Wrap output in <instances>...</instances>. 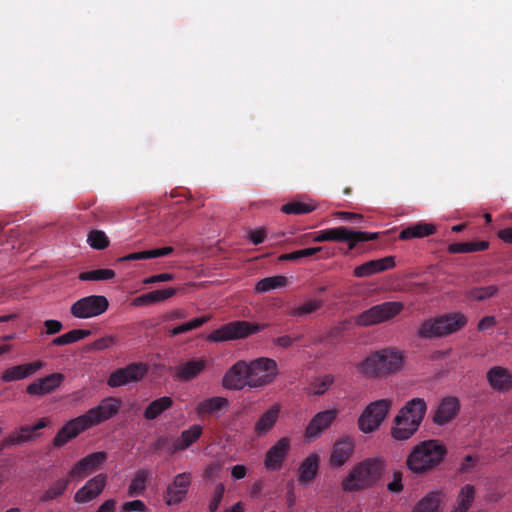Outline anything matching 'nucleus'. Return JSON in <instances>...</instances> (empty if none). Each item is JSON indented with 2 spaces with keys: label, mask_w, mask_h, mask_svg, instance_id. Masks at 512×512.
Wrapping results in <instances>:
<instances>
[{
  "label": "nucleus",
  "mask_w": 512,
  "mask_h": 512,
  "mask_svg": "<svg viewBox=\"0 0 512 512\" xmlns=\"http://www.w3.org/2000/svg\"><path fill=\"white\" fill-rule=\"evenodd\" d=\"M404 356L394 349H382L367 356L357 365V371L366 379H382L398 372Z\"/></svg>",
  "instance_id": "obj_1"
},
{
  "label": "nucleus",
  "mask_w": 512,
  "mask_h": 512,
  "mask_svg": "<svg viewBox=\"0 0 512 512\" xmlns=\"http://www.w3.org/2000/svg\"><path fill=\"white\" fill-rule=\"evenodd\" d=\"M427 411L423 398L409 400L399 411L391 428L393 438L399 441L407 440L419 429Z\"/></svg>",
  "instance_id": "obj_2"
},
{
  "label": "nucleus",
  "mask_w": 512,
  "mask_h": 512,
  "mask_svg": "<svg viewBox=\"0 0 512 512\" xmlns=\"http://www.w3.org/2000/svg\"><path fill=\"white\" fill-rule=\"evenodd\" d=\"M446 447L438 440H425L415 445L407 457V467L415 474H424L444 460Z\"/></svg>",
  "instance_id": "obj_3"
},
{
  "label": "nucleus",
  "mask_w": 512,
  "mask_h": 512,
  "mask_svg": "<svg viewBox=\"0 0 512 512\" xmlns=\"http://www.w3.org/2000/svg\"><path fill=\"white\" fill-rule=\"evenodd\" d=\"M382 461L374 458L357 463L342 480V489L346 492H358L374 486L383 472Z\"/></svg>",
  "instance_id": "obj_4"
},
{
  "label": "nucleus",
  "mask_w": 512,
  "mask_h": 512,
  "mask_svg": "<svg viewBox=\"0 0 512 512\" xmlns=\"http://www.w3.org/2000/svg\"><path fill=\"white\" fill-rule=\"evenodd\" d=\"M467 322V317L460 312L444 314L425 320L419 327L417 335L424 339L443 337L458 332Z\"/></svg>",
  "instance_id": "obj_5"
},
{
  "label": "nucleus",
  "mask_w": 512,
  "mask_h": 512,
  "mask_svg": "<svg viewBox=\"0 0 512 512\" xmlns=\"http://www.w3.org/2000/svg\"><path fill=\"white\" fill-rule=\"evenodd\" d=\"M249 388H261L271 384L278 375V366L274 359L260 357L247 362Z\"/></svg>",
  "instance_id": "obj_6"
},
{
  "label": "nucleus",
  "mask_w": 512,
  "mask_h": 512,
  "mask_svg": "<svg viewBox=\"0 0 512 512\" xmlns=\"http://www.w3.org/2000/svg\"><path fill=\"white\" fill-rule=\"evenodd\" d=\"M264 325L250 323L248 321H232L220 328L213 330L207 336L209 342H224L228 340L246 338L260 332Z\"/></svg>",
  "instance_id": "obj_7"
},
{
  "label": "nucleus",
  "mask_w": 512,
  "mask_h": 512,
  "mask_svg": "<svg viewBox=\"0 0 512 512\" xmlns=\"http://www.w3.org/2000/svg\"><path fill=\"white\" fill-rule=\"evenodd\" d=\"M378 238V233L352 231L347 227L339 226L319 231L313 238L314 242L324 241H346L348 242L349 249L355 248L359 242H366Z\"/></svg>",
  "instance_id": "obj_8"
},
{
  "label": "nucleus",
  "mask_w": 512,
  "mask_h": 512,
  "mask_svg": "<svg viewBox=\"0 0 512 512\" xmlns=\"http://www.w3.org/2000/svg\"><path fill=\"white\" fill-rule=\"evenodd\" d=\"M404 306L401 302L388 301L372 306L357 316L356 322L361 326L376 325L398 315Z\"/></svg>",
  "instance_id": "obj_9"
},
{
  "label": "nucleus",
  "mask_w": 512,
  "mask_h": 512,
  "mask_svg": "<svg viewBox=\"0 0 512 512\" xmlns=\"http://www.w3.org/2000/svg\"><path fill=\"white\" fill-rule=\"evenodd\" d=\"M391 404L392 402L389 399L371 402L359 416L358 427L360 431L371 433L376 430L386 418Z\"/></svg>",
  "instance_id": "obj_10"
},
{
  "label": "nucleus",
  "mask_w": 512,
  "mask_h": 512,
  "mask_svg": "<svg viewBox=\"0 0 512 512\" xmlns=\"http://www.w3.org/2000/svg\"><path fill=\"white\" fill-rule=\"evenodd\" d=\"M109 308V301L103 295H89L80 298L70 307V313L78 319L97 317L105 313Z\"/></svg>",
  "instance_id": "obj_11"
},
{
  "label": "nucleus",
  "mask_w": 512,
  "mask_h": 512,
  "mask_svg": "<svg viewBox=\"0 0 512 512\" xmlns=\"http://www.w3.org/2000/svg\"><path fill=\"white\" fill-rule=\"evenodd\" d=\"M147 371L146 364L131 363L113 371L108 377L107 384L112 388H116L129 383L138 382L146 375Z\"/></svg>",
  "instance_id": "obj_12"
},
{
  "label": "nucleus",
  "mask_w": 512,
  "mask_h": 512,
  "mask_svg": "<svg viewBox=\"0 0 512 512\" xmlns=\"http://www.w3.org/2000/svg\"><path fill=\"white\" fill-rule=\"evenodd\" d=\"M107 457L108 455L104 451L88 454L72 466L68 475L72 480H82L97 471L107 460Z\"/></svg>",
  "instance_id": "obj_13"
},
{
  "label": "nucleus",
  "mask_w": 512,
  "mask_h": 512,
  "mask_svg": "<svg viewBox=\"0 0 512 512\" xmlns=\"http://www.w3.org/2000/svg\"><path fill=\"white\" fill-rule=\"evenodd\" d=\"M119 408L120 400L109 397L104 399L98 406L89 409L81 416L87 423L88 427L91 428L113 417L118 413Z\"/></svg>",
  "instance_id": "obj_14"
},
{
  "label": "nucleus",
  "mask_w": 512,
  "mask_h": 512,
  "mask_svg": "<svg viewBox=\"0 0 512 512\" xmlns=\"http://www.w3.org/2000/svg\"><path fill=\"white\" fill-rule=\"evenodd\" d=\"M192 482V475L189 472L177 474L164 492V501L167 505H177L186 497Z\"/></svg>",
  "instance_id": "obj_15"
},
{
  "label": "nucleus",
  "mask_w": 512,
  "mask_h": 512,
  "mask_svg": "<svg viewBox=\"0 0 512 512\" xmlns=\"http://www.w3.org/2000/svg\"><path fill=\"white\" fill-rule=\"evenodd\" d=\"M208 367L206 357H193L179 363L174 368V378L180 382H190L200 376Z\"/></svg>",
  "instance_id": "obj_16"
},
{
  "label": "nucleus",
  "mask_w": 512,
  "mask_h": 512,
  "mask_svg": "<svg viewBox=\"0 0 512 512\" xmlns=\"http://www.w3.org/2000/svg\"><path fill=\"white\" fill-rule=\"evenodd\" d=\"M46 426L47 420L45 418L40 419L35 425L21 426L2 440L0 443V452L5 448L33 440L37 437L36 431Z\"/></svg>",
  "instance_id": "obj_17"
},
{
  "label": "nucleus",
  "mask_w": 512,
  "mask_h": 512,
  "mask_svg": "<svg viewBox=\"0 0 512 512\" xmlns=\"http://www.w3.org/2000/svg\"><path fill=\"white\" fill-rule=\"evenodd\" d=\"M107 475L100 473L89 479L84 486L79 488L74 494V502L86 504L96 499L105 489Z\"/></svg>",
  "instance_id": "obj_18"
},
{
  "label": "nucleus",
  "mask_w": 512,
  "mask_h": 512,
  "mask_svg": "<svg viewBox=\"0 0 512 512\" xmlns=\"http://www.w3.org/2000/svg\"><path fill=\"white\" fill-rule=\"evenodd\" d=\"M248 366L246 361H238L225 373L222 384L229 390H242L248 387Z\"/></svg>",
  "instance_id": "obj_19"
},
{
  "label": "nucleus",
  "mask_w": 512,
  "mask_h": 512,
  "mask_svg": "<svg viewBox=\"0 0 512 512\" xmlns=\"http://www.w3.org/2000/svg\"><path fill=\"white\" fill-rule=\"evenodd\" d=\"M290 450V439L288 437L280 438L266 452L264 465L270 471H279Z\"/></svg>",
  "instance_id": "obj_20"
},
{
  "label": "nucleus",
  "mask_w": 512,
  "mask_h": 512,
  "mask_svg": "<svg viewBox=\"0 0 512 512\" xmlns=\"http://www.w3.org/2000/svg\"><path fill=\"white\" fill-rule=\"evenodd\" d=\"M336 409H328L318 412L308 423L305 429V436L308 439H315L319 437L337 417Z\"/></svg>",
  "instance_id": "obj_21"
},
{
  "label": "nucleus",
  "mask_w": 512,
  "mask_h": 512,
  "mask_svg": "<svg viewBox=\"0 0 512 512\" xmlns=\"http://www.w3.org/2000/svg\"><path fill=\"white\" fill-rule=\"evenodd\" d=\"M86 429H89V427L81 415L71 419L57 432L53 439L54 447L60 448L64 446L68 441L76 438Z\"/></svg>",
  "instance_id": "obj_22"
},
{
  "label": "nucleus",
  "mask_w": 512,
  "mask_h": 512,
  "mask_svg": "<svg viewBox=\"0 0 512 512\" xmlns=\"http://www.w3.org/2000/svg\"><path fill=\"white\" fill-rule=\"evenodd\" d=\"M64 379L65 376L62 373H52L30 383L26 392L32 396H43L52 393L62 384Z\"/></svg>",
  "instance_id": "obj_23"
},
{
  "label": "nucleus",
  "mask_w": 512,
  "mask_h": 512,
  "mask_svg": "<svg viewBox=\"0 0 512 512\" xmlns=\"http://www.w3.org/2000/svg\"><path fill=\"white\" fill-rule=\"evenodd\" d=\"M395 258L393 256H386L380 259L367 261L355 267L353 274L357 278L369 277L395 267Z\"/></svg>",
  "instance_id": "obj_24"
},
{
  "label": "nucleus",
  "mask_w": 512,
  "mask_h": 512,
  "mask_svg": "<svg viewBox=\"0 0 512 512\" xmlns=\"http://www.w3.org/2000/svg\"><path fill=\"white\" fill-rule=\"evenodd\" d=\"M44 367V362L36 360L31 363L15 365L5 369L1 374V380L5 383L25 379Z\"/></svg>",
  "instance_id": "obj_25"
},
{
  "label": "nucleus",
  "mask_w": 512,
  "mask_h": 512,
  "mask_svg": "<svg viewBox=\"0 0 512 512\" xmlns=\"http://www.w3.org/2000/svg\"><path fill=\"white\" fill-rule=\"evenodd\" d=\"M354 446V439L351 436H345L336 441L330 456V465L336 468L343 466L352 456Z\"/></svg>",
  "instance_id": "obj_26"
},
{
  "label": "nucleus",
  "mask_w": 512,
  "mask_h": 512,
  "mask_svg": "<svg viewBox=\"0 0 512 512\" xmlns=\"http://www.w3.org/2000/svg\"><path fill=\"white\" fill-rule=\"evenodd\" d=\"M203 433V428L199 424H194L188 429L183 430L179 437L168 447L170 454L188 449L192 444L197 442Z\"/></svg>",
  "instance_id": "obj_27"
},
{
  "label": "nucleus",
  "mask_w": 512,
  "mask_h": 512,
  "mask_svg": "<svg viewBox=\"0 0 512 512\" xmlns=\"http://www.w3.org/2000/svg\"><path fill=\"white\" fill-rule=\"evenodd\" d=\"M487 381L490 387L498 392H505L512 388V375L510 371L501 366H494L487 371Z\"/></svg>",
  "instance_id": "obj_28"
},
{
  "label": "nucleus",
  "mask_w": 512,
  "mask_h": 512,
  "mask_svg": "<svg viewBox=\"0 0 512 512\" xmlns=\"http://www.w3.org/2000/svg\"><path fill=\"white\" fill-rule=\"evenodd\" d=\"M280 411V405L274 404L258 418L253 429L256 437H263L273 429L279 419Z\"/></svg>",
  "instance_id": "obj_29"
},
{
  "label": "nucleus",
  "mask_w": 512,
  "mask_h": 512,
  "mask_svg": "<svg viewBox=\"0 0 512 512\" xmlns=\"http://www.w3.org/2000/svg\"><path fill=\"white\" fill-rule=\"evenodd\" d=\"M460 409L459 400L456 397H445L440 402L433 421L437 425H445L450 422L458 413Z\"/></svg>",
  "instance_id": "obj_30"
},
{
  "label": "nucleus",
  "mask_w": 512,
  "mask_h": 512,
  "mask_svg": "<svg viewBox=\"0 0 512 512\" xmlns=\"http://www.w3.org/2000/svg\"><path fill=\"white\" fill-rule=\"evenodd\" d=\"M318 253H321L319 256L320 259H328L335 254L334 249L317 246L282 254L279 256V261H296L300 258L310 257Z\"/></svg>",
  "instance_id": "obj_31"
},
{
  "label": "nucleus",
  "mask_w": 512,
  "mask_h": 512,
  "mask_svg": "<svg viewBox=\"0 0 512 512\" xmlns=\"http://www.w3.org/2000/svg\"><path fill=\"white\" fill-rule=\"evenodd\" d=\"M318 468L319 456L317 454H311L305 458L299 468V483L302 485L311 483L318 473Z\"/></svg>",
  "instance_id": "obj_32"
},
{
  "label": "nucleus",
  "mask_w": 512,
  "mask_h": 512,
  "mask_svg": "<svg viewBox=\"0 0 512 512\" xmlns=\"http://www.w3.org/2000/svg\"><path fill=\"white\" fill-rule=\"evenodd\" d=\"M177 293V289L169 287L165 289L154 290L145 294H142L133 300V305H149L157 302L164 301L171 298Z\"/></svg>",
  "instance_id": "obj_33"
},
{
  "label": "nucleus",
  "mask_w": 512,
  "mask_h": 512,
  "mask_svg": "<svg viewBox=\"0 0 512 512\" xmlns=\"http://www.w3.org/2000/svg\"><path fill=\"white\" fill-rule=\"evenodd\" d=\"M229 405L228 399L225 397H211L202 400L196 406V412L199 416L212 415L218 411L227 408Z\"/></svg>",
  "instance_id": "obj_34"
},
{
  "label": "nucleus",
  "mask_w": 512,
  "mask_h": 512,
  "mask_svg": "<svg viewBox=\"0 0 512 512\" xmlns=\"http://www.w3.org/2000/svg\"><path fill=\"white\" fill-rule=\"evenodd\" d=\"M435 231L436 227L433 224L419 222L404 228L399 234V239L410 240L413 238H423L434 234Z\"/></svg>",
  "instance_id": "obj_35"
},
{
  "label": "nucleus",
  "mask_w": 512,
  "mask_h": 512,
  "mask_svg": "<svg viewBox=\"0 0 512 512\" xmlns=\"http://www.w3.org/2000/svg\"><path fill=\"white\" fill-rule=\"evenodd\" d=\"M475 499V487L472 484L464 485L456 498L451 512H468Z\"/></svg>",
  "instance_id": "obj_36"
},
{
  "label": "nucleus",
  "mask_w": 512,
  "mask_h": 512,
  "mask_svg": "<svg viewBox=\"0 0 512 512\" xmlns=\"http://www.w3.org/2000/svg\"><path fill=\"white\" fill-rule=\"evenodd\" d=\"M173 405V400L169 396H163L153 400L144 411V418L147 420H154L159 417L164 411L170 409Z\"/></svg>",
  "instance_id": "obj_37"
},
{
  "label": "nucleus",
  "mask_w": 512,
  "mask_h": 512,
  "mask_svg": "<svg viewBox=\"0 0 512 512\" xmlns=\"http://www.w3.org/2000/svg\"><path fill=\"white\" fill-rule=\"evenodd\" d=\"M441 501V493L430 492L416 504L412 512H441Z\"/></svg>",
  "instance_id": "obj_38"
},
{
  "label": "nucleus",
  "mask_w": 512,
  "mask_h": 512,
  "mask_svg": "<svg viewBox=\"0 0 512 512\" xmlns=\"http://www.w3.org/2000/svg\"><path fill=\"white\" fill-rule=\"evenodd\" d=\"M148 480H149V471L148 470H145V469L137 470L134 473V475L131 479V482L128 486V495L130 497L143 495L146 490Z\"/></svg>",
  "instance_id": "obj_39"
},
{
  "label": "nucleus",
  "mask_w": 512,
  "mask_h": 512,
  "mask_svg": "<svg viewBox=\"0 0 512 512\" xmlns=\"http://www.w3.org/2000/svg\"><path fill=\"white\" fill-rule=\"evenodd\" d=\"M71 480L72 479L69 477V475H67V477L60 478L53 482L41 496V501L49 502L62 496L67 490Z\"/></svg>",
  "instance_id": "obj_40"
},
{
  "label": "nucleus",
  "mask_w": 512,
  "mask_h": 512,
  "mask_svg": "<svg viewBox=\"0 0 512 512\" xmlns=\"http://www.w3.org/2000/svg\"><path fill=\"white\" fill-rule=\"evenodd\" d=\"M209 319H210V316H208V315H203V316L194 318V319L187 321L185 323H182L172 329H169L167 331V335L169 337H175L180 334H184V333L190 332L192 330L198 329L201 326H203L205 323H207L209 321Z\"/></svg>",
  "instance_id": "obj_41"
},
{
  "label": "nucleus",
  "mask_w": 512,
  "mask_h": 512,
  "mask_svg": "<svg viewBox=\"0 0 512 512\" xmlns=\"http://www.w3.org/2000/svg\"><path fill=\"white\" fill-rule=\"evenodd\" d=\"M90 335H91L90 330L73 329L65 334H62V335L54 338L52 340L51 344L54 346H64V345H68L71 343H75L79 340L85 339Z\"/></svg>",
  "instance_id": "obj_42"
},
{
  "label": "nucleus",
  "mask_w": 512,
  "mask_h": 512,
  "mask_svg": "<svg viewBox=\"0 0 512 512\" xmlns=\"http://www.w3.org/2000/svg\"><path fill=\"white\" fill-rule=\"evenodd\" d=\"M288 283V279L282 275H276L271 277H266L259 280L256 283L255 290L259 293H265L277 288L285 287Z\"/></svg>",
  "instance_id": "obj_43"
},
{
  "label": "nucleus",
  "mask_w": 512,
  "mask_h": 512,
  "mask_svg": "<svg viewBox=\"0 0 512 512\" xmlns=\"http://www.w3.org/2000/svg\"><path fill=\"white\" fill-rule=\"evenodd\" d=\"M489 247V243L487 241H471V242H462V243H453L448 247V251L450 253H471L476 251H484Z\"/></svg>",
  "instance_id": "obj_44"
},
{
  "label": "nucleus",
  "mask_w": 512,
  "mask_h": 512,
  "mask_svg": "<svg viewBox=\"0 0 512 512\" xmlns=\"http://www.w3.org/2000/svg\"><path fill=\"white\" fill-rule=\"evenodd\" d=\"M316 209V205L312 202H303L299 200L290 201L281 207V211L285 214L302 215L308 214Z\"/></svg>",
  "instance_id": "obj_45"
},
{
  "label": "nucleus",
  "mask_w": 512,
  "mask_h": 512,
  "mask_svg": "<svg viewBox=\"0 0 512 512\" xmlns=\"http://www.w3.org/2000/svg\"><path fill=\"white\" fill-rule=\"evenodd\" d=\"M115 275L114 270L105 268L81 272L78 278L81 281H104L113 279Z\"/></svg>",
  "instance_id": "obj_46"
},
{
  "label": "nucleus",
  "mask_w": 512,
  "mask_h": 512,
  "mask_svg": "<svg viewBox=\"0 0 512 512\" xmlns=\"http://www.w3.org/2000/svg\"><path fill=\"white\" fill-rule=\"evenodd\" d=\"M496 285L486 287H474L467 292V297L471 300L483 301L495 296L498 292Z\"/></svg>",
  "instance_id": "obj_47"
},
{
  "label": "nucleus",
  "mask_w": 512,
  "mask_h": 512,
  "mask_svg": "<svg viewBox=\"0 0 512 512\" xmlns=\"http://www.w3.org/2000/svg\"><path fill=\"white\" fill-rule=\"evenodd\" d=\"M323 306L322 300L308 301L298 307L291 308L287 313L290 316L298 317L310 314L320 309Z\"/></svg>",
  "instance_id": "obj_48"
},
{
  "label": "nucleus",
  "mask_w": 512,
  "mask_h": 512,
  "mask_svg": "<svg viewBox=\"0 0 512 512\" xmlns=\"http://www.w3.org/2000/svg\"><path fill=\"white\" fill-rule=\"evenodd\" d=\"M88 244L97 250L105 249L109 246V239L101 230H92L87 237Z\"/></svg>",
  "instance_id": "obj_49"
},
{
  "label": "nucleus",
  "mask_w": 512,
  "mask_h": 512,
  "mask_svg": "<svg viewBox=\"0 0 512 512\" xmlns=\"http://www.w3.org/2000/svg\"><path fill=\"white\" fill-rule=\"evenodd\" d=\"M116 343V338L114 336H104L101 337L92 343L88 344L85 347L86 351H102L110 348L112 345Z\"/></svg>",
  "instance_id": "obj_50"
},
{
  "label": "nucleus",
  "mask_w": 512,
  "mask_h": 512,
  "mask_svg": "<svg viewBox=\"0 0 512 512\" xmlns=\"http://www.w3.org/2000/svg\"><path fill=\"white\" fill-rule=\"evenodd\" d=\"M334 377L331 374L324 375L322 377L317 378L313 383L314 394L322 395L324 394L329 387L333 384Z\"/></svg>",
  "instance_id": "obj_51"
},
{
  "label": "nucleus",
  "mask_w": 512,
  "mask_h": 512,
  "mask_svg": "<svg viewBox=\"0 0 512 512\" xmlns=\"http://www.w3.org/2000/svg\"><path fill=\"white\" fill-rule=\"evenodd\" d=\"M224 492H225V486L223 485V483H219L216 485L215 489H214V493H213V496L210 500V503H209V510L210 512H216L222 499H223V496H224Z\"/></svg>",
  "instance_id": "obj_52"
},
{
  "label": "nucleus",
  "mask_w": 512,
  "mask_h": 512,
  "mask_svg": "<svg viewBox=\"0 0 512 512\" xmlns=\"http://www.w3.org/2000/svg\"><path fill=\"white\" fill-rule=\"evenodd\" d=\"M387 489L392 493H400L403 490L401 471H394L393 480L388 483Z\"/></svg>",
  "instance_id": "obj_53"
},
{
  "label": "nucleus",
  "mask_w": 512,
  "mask_h": 512,
  "mask_svg": "<svg viewBox=\"0 0 512 512\" xmlns=\"http://www.w3.org/2000/svg\"><path fill=\"white\" fill-rule=\"evenodd\" d=\"M45 334L54 335L63 329V324L59 320L49 319L44 321Z\"/></svg>",
  "instance_id": "obj_54"
},
{
  "label": "nucleus",
  "mask_w": 512,
  "mask_h": 512,
  "mask_svg": "<svg viewBox=\"0 0 512 512\" xmlns=\"http://www.w3.org/2000/svg\"><path fill=\"white\" fill-rule=\"evenodd\" d=\"M189 315L188 311L183 308H178L169 311L163 316L164 321H174L187 318Z\"/></svg>",
  "instance_id": "obj_55"
},
{
  "label": "nucleus",
  "mask_w": 512,
  "mask_h": 512,
  "mask_svg": "<svg viewBox=\"0 0 512 512\" xmlns=\"http://www.w3.org/2000/svg\"><path fill=\"white\" fill-rule=\"evenodd\" d=\"M301 339V336L297 337H291L289 335L279 336L275 339H273V343L276 346H279L281 348H289L293 345L294 342Z\"/></svg>",
  "instance_id": "obj_56"
},
{
  "label": "nucleus",
  "mask_w": 512,
  "mask_h": 512,
  "mask_svg": "<svg viewBox=\"0 0 512 512\" xmlns=\"http://www.w3.org/2000/svg\"><path fill=\"white\" fill-rule=\"evenodd\" d=\"M146 509V505L141 500H133L125 502L122 505V512H132V511H144Z\"/></svg>",
  "instance_id": "obj_57"
},
{
  "label": "nucleus",
  "mask_w": 512,
  "mask_h": 512,
  "mask_svg": "<svg viewBox=\"0 0 512 512\" xmlns=\"http://www.w3.org/2000/svg\"><path fill=\"white\" fill-rule=\"evenodd\" d=\"M151 257V251H140V252H134L130 253L128 255H125L119 259V261H135V260H144V259H150Z\"/></svg>",
  "instance_id": "obj_58"
},
{
  "label": "nucleus",
  "mask_w": 512,
  "mask_h": 512,
  "mask_svg": "<svg viewBox=\"0 0 512 512\" xmlns=\"http://www.w3.org/2000/svg\"><path fill=\"white\" fill-rule=\"evenodd\" d=\"M249 239L252 241L253 244L258 245L264 242L266 238V231L264 228H259L255 230L249 231Z\"/></svg>",
  "instance_id": "obj_59"
},
{
  "label": "nucleus",
  "mask_w": 512,
  "mask_h": 512,
  "mask_svg": "<svg viewBox=\"0 0 512 512\" xmlns=\"http://www.w3.org/2000/svg\"><path fill=\"white\" fill-rule=\"evenodd\" d=\"M173 278H174L173 274L161 273V274L153 275V276L146 278L143 281V283L144 284H152V283H156V282H167V281L172 280Z\"/></svg>",
  "instance_id": "obj_60"
},
{
  "label": "nucleus",
  "mask_w": 512,
  "mask_h": 512,
  "mask_svg": "<svg viewBox=\"0 0 512 512\" xmlns=\"http://www.w3.org/2000/svg\"><path fill=\"white\" fill-rule=\"evenodd\" d=\"M495 324L496 319L494 316H485L479 321L477 328L479 331H484L489 328H492L493 326H495Z\"/></svg>",
  "instance_id": "obj_61"
},
{
  "label": "nucleus",
  "mask_w": 512,
  "mask_h": 512,
  "mask_svg": "<svg viewBox=\"0 0 512 512\" xmlns=\"http://www.w3.org/2000/svg\"><path fill=\"white\" fill-rule=\"evenodd\" d=\"M337 215L345 221H351V222H355V223H358L363 219V216L361 214H357V213H353V212L341 211V212H338Z\"/></svg>",
  "instance_id": "obj_62"
},
{
  "label": "nucleus",
  "mask_w": 512,
  "mask_h": 512,
  "mask_svg": "<svg viewBox=\"0 0 512 512\" xmlns=\"http://www.w3.org/2000/svg\"><path fill=\"white\" fill-rule=\"evenodd\" d=\"M96 512H116V500L108 499L104 501L96 510Z\"/></svg>",
  "instance_id": "obj_63"
},
{
  "label": "nucleus",
  "mask_w": 512,
  "mask_h": 512,
  "mask_svg": "<svg viewBox=\"0 0 512 512\" xmlns=\"http://www.w3.org/2000/svg\"><path fill=\"white\" fill-rule=\"evenodd\" d=\"M247 469L244 465H235L231 469V475L233 479L239 480L246 476Z\"/></svg>",
  "instance_id": "obj_64"
}]
</instances>
